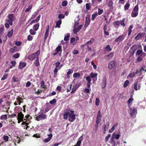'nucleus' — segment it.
Here are the masks:
<instances>
[{
  "mask_svg": "<svg viewBox=\"0 0 146 146\" xmlns=\"http://www.w3.org/2000/svg\"><path fill=\"white\" fill-rule=\"evenodd\" d=\"M8 19H7L6 21L9 23L11 25H13V22L14 21L15 15L13 14H9L7 16Z\"/></svg>",
  "mask_w": 146,
  "mask_h": 146,
  "instance_id": "1",
  "label": "nucleus"
},
{
  "mask_svg": "<svg viewBox=\"0 0 146 146\" xmlns=\"http://www.w3.org/2000/svg\"><path fill=\"white\" fill-rule=\"evenodd\" d=\"M139 6L138 4L135 5L131 13V16L132 17H137L138 14Z\"/></svg>",
  "mask_w": 146,
  "mask_h": 146,
  "instance_id": "2",
  "label": "nucleus"
},
{
  "mask_svg": "<svg viewBox=\"0 0 146 146\" xmlns=\"http://www.w3.org/2000/svg\"><path fill=\"white\" fill-rule=\"evenodd\" d=\"M39 51V50H38L34 53L29 55L28 56V59L32 61L34 60L35 58H37L38 57V52Z\"/></svg>",
  "mask_w": 146,
  "mask_h": 146,
  "instance_id": "3",
  "label": "nucleus"
},
{
  "mask_svg": "<svg viewBox=\"0 0 146 146\" xmlns=\"http://www.w3.org/2000/svg\"><path fill=\"white\" fill-rule=\"evenodd\" d=\"M116 67V62L114 60L111 61L108 64V68L109 70H111L115 68Z\"/></svg>",
  "mask_w": 146,
  "mask_h": 146,
  "instance_id": "4",
  "label": "nucleus"
},
{
  "mask_svg": "<svg viewBox=\"0 0 146 146\" xmlns=\"http://www.w3.org/2000/svg\"><path fill=\"white\" fill-rule=\"evenodd\" d=\"M36 120L37 121H39L44 119L46 118V115L45 114H43L42 113L41 114L35 117Z\"/></svg>",
  "mask_w": 146,
  "mask_h": 146,
  "instance_id": "5",
  "label": "nucleus"
},
{
  "mask_svg": "<svg viewBox=\"0 0 146 146\" xmlns=\"http://www.w3.org/2000/svg\"><path fill=\"white\" fill-rule=\"evenodd\" d=\"M106 76L103 77L102 80V82L101 84L102 88H104L106 86Z\"/></svg>",
  "mask_w": 146,
  "mask_h": 146,
  "instance_id": "6",
  "label": "nucleus"
},
{
  "mask_svg": "<svg viewBox=\"0 0 146 146\" xmlns=\"http://www.w3.org/2000/svg\"><path fill=\"white\" fill-rule=\"evenodd\" d=\"M125 36L123 35H122L119 36L115 40V42H120L122 41L124 38Z\"/></svg>",
  "mask_w": 146,
  "mask_h": 146,
  "instance_id": "7",
  "label": "nucleus"
},
{
  "mask_svg": "<svg viewBox=\"0 0 146 146\" xmlns=\"http://www.w3.org/2000/svg\"><path fill=\"white\" fill-rule=\"evenodd\" d=\"M90 22V16L88 15L86 17V22L84 25V27H87L89 25Z\"/></svg>",
  "mask_w": 146,
  "mask_h": 146,
  "instance_id": "8",
  "label": "nucleus"
},
{
  "mask_svg": "<svg viewBox=\"0 0 146 146\" xmlns=\"http://www.w3.org/2000/svg\"><path fill=\"white\" fill-rule=\"evenodd\" d=\"M76 119V115L69 114L68 117V120L71 122L74 121Z\"/></svg>",
  "mask_w": 146,
  "mask_h": 146,
  "instance_id": "9",
  "label": "nucleus"
},
{
  "mask_svg": "<svg viewBox=\"0 0 146 146\" xmlns=\"http://www.w3.org/2000/svg\"><path fill=\"white\" fill-rule=\"evenodd\" d=\"M137 113V111L135 108H133L132 110V108L130 109V115L132 117L135 115Z\"/></svg>",
  "mask_w": 146,
  "mask_h": 146,
  "instance_id": "10",
  "label": "nucleus"
},
{
  "mask_svg": "<svg viewBox=\"0 0 146 146\" xmlns=\"http://www.w3.org/2000/svg\"><path fill=\"white\" fill-rule=\"evenodd\" d=\"M48 137L47 138L43 140V141L44 142L47 143L50 141L52 137V133H50L49 134H48Z\"/></svg>",
  "mask_w": 146,
  "mask_h": 146,
  "instance_id": "11",
  "label": "nucleus"
},
{
  "mask_svg": "<svg viewBox=\"0 0 146 146\" xmlns=\"http://www.w3.org/2000/svg\"><path fill=\"white\" fill-rule=\"evenodd\" d=\"M145 33H138L137 35L135 37V40L136 41L139 40L143 36V35Z\"/></svg>",
  "mask_w": 146,
  "mask_h": 146,
  "instance_id": "12",
  "label": "nucleus"
},
{
  "mask_svg": "<svg viewBox=\"0 0 146 146\" xmlns=\"http://www.w3.org/2000/svg\"><path fill=\"white\" fill-rule=\"evenodd\" d=\"M83 140V136H81L79 138L78 140L76 143V145H75V146H80L81 143L82 141Z\"/></svg>",
  "mask_w": 146,
  "mask_h": 146,
  "instance_id": "13",
  "label": "nucleus"
},
{
  "mask_svg": "<svg viewBox=\"0 0 146 146\" xmlns=\"http://www.w3.org/2000/svg\"><path fill=\"white\" fill-rule=\"evenodd\" d=\"M102 115H97L96 119V123L97 125H98L99 123L101 121Z\"/></svg>",
  "mask_w": 146,
  "mask_h": 146,
  "instance_id": "14",
  "label": "nucleus"
},
{
  "mask_svg": "<svg viewBox=\"0 0 146 146\" xmlns=\"http://www.w3.org/2000/svg\"><path fill=\"white\" fill-rule=\"evenodd\" d=\"M40 15H39L37 18L36 19L33 20L30 23V25H32L34 23H36L38 22L40 19Z\"/></svg>",
  "mask_w": 146,
  "mask_h": 146,
  "instance_id": "15",
  "label": "nucleus"
},
{
  "mask_svg": "<svg viewBox=\"0 0 146 146\" xmlns=\"http://www.w3.org/2000/svg\"><path fill=\"white\" fill-rule=\"evenodd\" d=\"M34 64H35V66L36 67H38L40 65L38 57L34 61Z\"/></svg>",
  "mask_w": 146,
  "mask_h": 146,
  "instance_id": "16",
  "label": "nucleus"
},
{
  "mask_svg": "<svg viewBox=\"0 0 146 146\" xmlns=\"http://www.w3.org/2000/svg\"><path fill=\"white\" fill-rule=\"evenodd\" d=\"M10 52L11 53L14 52H17L18 51L17 48V46H15L13 48H11L9 50Z\"/></svg>",
  "mask_w": 146,
  "mask_h": 146,
  "instance_id": "17",
  "label": "nucleus"
},
{
  "mask_svg": "<svg viewBox=\"0 0 146 146\" xmlns=\"http://www.w3.org/2000/svg\"><path fill=\"white\" fill-rule=\"evenodd\" d=\"M24 115L22 113V112H21L18 114L17 119L24 120Z\"/></svg>",
  "mask_w": 146,
  "mask_h": 146,
  "instance_id": "18",
  "label": "nucleus"
},
{
  "mask_svg": "<svg viewBox=\"0 0 146 146\" xmlns=\"http://www.w3.org/2000/svg\"><path fill=\"white\" fill-rule=\"evenodd\" d=\"M79 86L78 85H76L75 86H73L72 91L71 92V93H72L74 92L77 90Z\"/></svg>",
  "mask_w": 146,
  "mask_h": 146,
  "instance_id": "19",
  "label": "nucleus"
},
{
  "mask_svg": "<svg viewBox=\"0 0 146 146\" xmlns=\"http://www.w3.org/2000/svg\"><path fill=\"white\" fill-rule=\"evenodd\" d=\"M13 33V29H12L10 31L8 32L7 34V36L9 38H10L12 36Z\"/></svg>",
  "mask_w": 146,
  "mask_h": 146,
  "instance_id": "20",
  "label": "nucleus"
},
{
  "mask_svg": "<svg viewBox=\"0 0 146 146\" xmlns=\"http://www.w3.org/2000/svg\"><path fill=\"white\" fill-rule=\"evenodd\" d=\"M110 143L111 144V146H116L117 145L116 144L115 141L113 139V137L111 138Z\"/></svg>",
  "mask_w": 146,
  "mask_h": 146,
  "instance_id": "21",
  "label": "nucleus"
},
{
  "mask_svg": "<svg viewBox=\"0 0 146 146\" xmlns=\"http://www.w3.org/2000/svg\"><path fill=\"white\" fill-rule=\"evenodd\" d=\"M120 136V135L119 134H116L115 133H114L112 134L111 138H112L113 137V139H114V138H115L116 139H118L119 138Z\"/></svg>",
  "mask_w": 146,
  "mask_h": 146,
  "instance_id": "22",
  "label": "nucleus"
},
{
  "mask_svg": "<svg viewBox=\"0 0 146 146\" xmlns=\"http://www.w3.org/2000/svg\"><path fill=\"white\" fill-rule=\"evenodd\" d=\"M26 66V63L20 62L19 64V68L22 69L23 68L25 67Z\"/></svg>",
  "mask_w": 146,
  "mask_h": 146,
  "instance_id": "23",
  "label": "nucleus"
},
{
  "mask_svg": "<svg viewBox=\"0 0 146 146\" xmlns=\"http://www.w3.org/2000/svg\"><path fill=\"white\" fill-rule=\"evenodd\" d=\"M125 20V19L123 18L122 19V20H121L120 21V23L122 26L125 27V25L124 23V21Z\"/></svg>",
  "mask_w": 146,
  "mask_h": 146,
  "instance_id": "24",
  "label": "nucleus"
},
{
  "mask_svg": "<svg viewBox=\"0 0 146 146\" xmlns=\"http://www.w3.org/2000/svg\"><path fill=\"white\" fill-rule=\"evenodd\" d=\"M62 21L61 20H58L56 22V26L55 27H58L60 28V25L61 24Z\"/></svg>",
  "mask_w": 146,
  "mask_h": 146,
  "instance_id": "25",
  "label": "nucleus"
},
{
  "mask_svg": "<svg viewBox=\"0 0 146 146\" xmlns=\"http://www.w3.org/2000/svg\"><path fill=\"white\" fill-rule=\"evenodd\" d=\"M98 15V13L97 12H95L92 15V20L93 21Z\"/></svg>",
  "mask_w": 146,
  "mask_h": 146,
  "instance_id": "26",
  "label": "nucleus"
},
{
  "mask_svg": "<svg viewBox=\"0 0 146 146\" xmlns=\"http://www.w3.org/2000/svg\"><path fill=\"white\" fill-rule=\"evenodd\" d=\"M120 24V21H114L113 22V25L115 27H118Z\"/></svg>",
  "mask_w": 146,
  "mask_h": 146,
  "instance_id": "27",
  "label": "nucleus"
},
{
  "mask_svg": "<svg viewBox=\"0 0 146 146\" xmlns=\"http://www.w3.org/2000/svg\"><path fill=\"white\" fill-rule=\"evenodd\" d=\"M134 100V99L133 98H130L128 100L127 102V103L128 104V107L129 108H130L131 106V105H130V104Z\"/></svg>",
  "mask_w": 146,
  "mask_h": 146,
  "instance_id": "28",
  "label": "nucleus"
},
{
  "mask_svg": "<svg viewBox=\"0 0 146 146\" xmlns=\"http://www.w3.org/2000/svg\"><path fill=\"white\" fill-rule=\"evenodd\" d=\"M70 114V113L68 112H66L64 114V118L65 119H68V116H69V114Z\"/></svg>",
  "mask_w": 146,
  "mask_h": 146,
  "instance_id": "29",
  "label": "nucleus"
},
{
  "mask_svg": "<svg viewBox=\"0 0 146 146\" xmlns=\"http://www.w3.org/2000/svg\"><path fill=\"white\" fill-rule=\"evenodd\" d=\"M39 23H38L35 24L33 27V29L35 30V31H37L39 28Z\"/></svg>",
  "mask_w": 146,
  "mask_h": 146,
  "instance_id": "30",
  "label": "nucleus"
},
{
  "mask_svg": "<svg viewBox=\"0 0 146 146\" xmlns=\"http://www.w3.org/2000/svg\"><path fill=\"white\" fill-rule=\"evenodd\" d=\"M70 34L68 33L67 34L66 36H65L64 38V40L65 41H67L69 40L70 36Z\"/></svg>",
  "mask_w": 146,
  "mask_h": 146,
  "instance_id": "31",
  "label": "nucleus"
},
{
  "mask_svg": "<svg viewBox=\"0 0 146 146\" xmlns=\"http://www.w3.org/2000/svg\"><path fill=\"white\" fill-rule=\"evenodd\" d=\"M97 76V73H94L92 72H91L90 74V77L92 78L96 77Z\"/></svg>",
  "mask_w": 146,
  "mask_h": 146,
  "instance_id": "32",
  "label": "nucleus"
},
{
  "mask_svg": "<svg viewBox=\"0 0 146 146\" xmlns=\"http://www.w3.org/2000/svg\"><path fill=\"white\" fill-rule=\"evenodd\" d=\"M137 49V46L136 44H135L133 46L131 47L130 50H132L135 51Z\"/></svg>",
  "mask_w": 146,
  "mask_h": 146,
  "instance_id": "33",
  "label": "nucleus"
},
{
  "mask_svg": "<svg viewBox=\"0 0 146 146\" xmlns=\"http://www.w3.org/2000/svg\"><path fill=\"white\" fill-rule=\"evenodd\" d=\"M58 71L57 68H54V75L53 76V77L54 78H55L56 77V76L57 75V72Z\"/></svg>",
  "mask_w": 146,
  "mask_h": 146,
  "instance_id": "34",
  "label": "nucleus"
},
{
  "mask_svg": "<svg viewBox=\"0 0 146 146\" xmlns=\"http://www.w3.org/2000/svg\"><path fill=\"white\" fill-rule=\"evenodd\" d=\"M105 49L107 51H110L112 50L111 48H110V46L109 45H108L105 48Z\"/></svg>",
  "mask_w": 146,
  "mask_h": 146,
  "instance_id": "35",
  "label": "nucleus"
},
{
  "mask_svg": "<svg viewBox=\"0 0 146 146\" xmlns=\"http://www.w3.org/2000/svg\"><path fill=\"white\" fill-rule=\"evenodd\" d=\"M62 46H58L56 49L55 51L59 52L61 50Z\"/></svg>",
  "mask_w": 146,
  "mask_h": 146,
  "instance_id": "36",
  "label": "nucleus"
},
{
  "mask_svg": "<svg viewBox=\"0 0 146 146\" xmlns=\"http://www.w3.org/2000/svg\"><path fill=\"white\" fill-rule=\"evenodd\" d=\"M36 31L32 29H31L30 30L29 32L30 34L33 35H35L36 33Z\"/></svg>",
  "mask_w": 146,
  "mask_h": 146,
  "instance_id": "37",
  "label": "nucleus"
},
{
  "mask_svg": "<svg viewBox=\"0 0 146 146\" xmlns=\"http://www.w3.org/2000/svg\"><path fill=\"white\" fill-rule=\"evenodd\" d=\"M130 6V4L129 3H127L124 6V9L125 10L128 9Z\"/></svg>",
  "mask_w": 146,
  "mask_h": 146,
  "instance_id": "38",
  "label": "nucleus"
},
{
  "mask_svg": "<svg viewBox=\"0 0 146 146\" xmlns=\"http://www.w3.org/2000/svg\"><path fill=\"white\" fill-rule=\"evenodd\" d=\"M142 51H143L142 50H137L136 53V55H137V56H139V55H140V56L142 52Z\"/></svg>",
  "mask_w": 146,
  "mask_h": 146,
  "instance_id": "39",
  "label": "nucleus"
},
{
  "mask_svg": "<svg viewBox=\"0 0 146 146\" xmlns=\"http://www.w3.org/2000/svg\"><path fill=\"white\" fill-rule=\"evenodd\" d=\"M80 74L78 73H74L73 75V77L74 78H77V77H80Z\"/></svg>",
  "mask_w": 146,
  "mask_h": 146,
  "instance_id": "40",
  "label": "nucleus"
},
{
  "mask_svg": "<svg viewBox=\"0 0 146 146\" xmlns=\"http://www.w3.org/2000/svg\"><path fill=\"white\" fill-rule=\"evenodd\" d=\"M32 5H31L29 6L28 8L25 9V12L27 13L29 11L32 9Z\"/></svg>",
  "mask_w": 146,
  "mask_h": 146,
  "instance_id": "41",
  "label": "nucleus"
},
{
  "mask_svg": "<svg viewBox=\"0 0 146 146\" xmlns=\"http://www.w3.org/2000/svg\"><path fill=\"white\" fill-rule=\"evenodd\" d=\"M138 85V82H135L134 84V85L133 88L136 91H137L138 90V89L137 88V86Z\"/></svg>",
  "mask_w": 146,
  "mask_h": 146,
  "instance_id": "42",
  "label": "nucleus"
},
{
  "mask_svg": "<svg viewBox=\"0 0 146 146\" xmlns=\"http://www.w3.org/2000/svg\"><path fill=\"white\" fill-rule=\"evenodd\" d=\"M80 30L78 27H74L73 31L75 34H76Z\"/></svg>",
  "mask_w": 146,
  "mask_h": 146,
  "instance_id": "43",
  "label": "nucleus"
},
{
  "mask_svg": "<svg viewBox=\"0 0 146 146\" xmlns=\"http://www.w3.org/2000/svg\"><path fill=\"white\" fill-rule=\"evenodd\" d=\"M7 118V116L6 114L2 115L1 116V120L6 119Z\"/></svg>",
  "mask_w": 146,
  "mask_h": 146,
  "instance_id": "44",
  "label": "nucleus"
},
{
  "mask_svg": "<svg viewBox=\"0 0 146 146\" xmlns=\"http://www.w3.org/2000/svg\"><path fill=\"white\" fill-rule=\"evenodd\" d=\"M94 41V39L93 38H91L90 40L87 42L86 43V44H92Z\"/></svg>",
  "mask_w": 146,
  "mask_h": 146,
  "instance_id": "45",
  "label": "nucleus"
},
{
  "mask_svg": "<svg viewBox=\"0 0 146 146\" xmlns=\"http://www.w3.org/2000/svg\"><path fill=\"white\" fill-rule=\"evenodd\" d=\"M98 12L97 13L98 15H100L103 13L104 11L103 9H100V8H99L98 9Z\"/></svg>",
  "mask_w": 146,
  "mask_h": 146,
  "instance_id": "46",
  "label": "nucleus"
},
{
  "mask_svg": "<svg viewBox=\"0 0 146 146\" xmlns=\"http://www.w3.org/2000/svg\"><path fill=\"white\" fill-rule=\"evenodd\" d=\"M129 83V82L128 80L125 81L123 84L124 87L125 88L128 85Z\"/></svg>",
  "mask_w": 146,
  "mask_h": 146,
  "instance_id": "47",
  "label": "nucleus"
},
{
  "mask_svg": "<svg viewBox=\"0 0 146 146\" xmlns=\"http://www.w3.org/2000/svg\"><path fill=\"white\" fill-rule=\"evenodd\" d=\"M143 58L141 56H139L137 58V60L138 62H140L142 61Z\"/></svg>",
  "mask_w": 146,
  "mask_h": 146,
  "instance_id": "48",
  "label": "nucleus"
},
{
  "mask_svg": "<svg viewBox=\"0 0 146 146\" xmlns=\"http://www.w3.org/2000/svg\"><path fill=\"white\" fill-rule=\"evenodd\" d=\"M68 4V2L66 1H63L62 3V5L63 7L66 6Z\"/></svg>",
  "mask_w": 146,
  "mask_h": 146,
  "instance_id": "49",
  "label": "nucleus"
},
{
  "mask_svg": "<svg viewBox=\"0 0 146 146\" xmlns=\"http://www.w3.org/2000/svg\"><path fill=\"white\" fill-rule=\"evenodd\" d=\"M100 101L98 98H96V105L97 106H98L99 105V103Z\"/></svg>",
  "mask_w": 146,
  "mask_h": 146,
  "instance_id": "50",
  "label": "nucleus"
},
{
  "mask_svg": "<svg viewBox=\"0 0 146 146\" xmlns=\"http://www.w3.org/2000/svg\"><path fill=\"white\" fill-rule=\"evenodd\" d=\"M135 74H134V72H133L132 73L129 74L127 76V78H128L129 77L132 78L134 77L135 76Z\"/></svg>",
  "mask_w": 146,
  "mask_h": 146,
  "instance_id": "51",
  "label": "nucleus"
},
{
  "mask_svg": "<svg viewBox=\"0 0 146 146\" xmlns=\"http://www.w3.org/2000/svg\"><path fill=\"white\" fill-rule=\"evenodd\" d=\"M20 56L19 54L18 53H17L13 56V57L15 58H17L19 57Z\"/></svg>",
  "mask_w": 146,
  "mask_h": 146,
  "instance_id": "52",
  "label": "nucleus"
},
{
  "mask_svg": "<svg viewBox=\"0 0 146 146\" xmlns=\"http://www.w3.org/2000/svg\"><path fill=\"white\" fill-rule=\"evenodd\" d=\"M113 4V2L111 0H110L109 1L108 3V6L109 7H111Z\"/></svg>",
  "mask_w": 146,
  "mask_h": 146,
  "instance_id": "53",
  "label": "nucleus"
},
{
  "mask_svg": "<svg viewBox=\"0 0 146 146\" xmlns=\"http://www.w3.org/2000/svg\"><path fill=\"white\" fill-rule=\"evenodd\" d=\"M56 100L55 99H54L50 101L49 102V103L51 104H54L56 103Z\"/></svg>",
  "mask_w": 146,
  "mask_h": 146,
  "instance_id": "54",
  "label": "nucleus"
},
{
  "mask_svg": "<svg viewBox=\"0 0 146 146\" xmlns=\"http://www.w3.org/2000/svg\"><path fill=\"white\" fill-rule=\"evenodd\" d=\"M64 15H63L62 14H59L58 16V18L61 20V19H64Z\"/></svg>",
  "mask_w": 146,
  "mask_h": 146,
  "instance_id": "55",
  "label": "nucleus"
},
{
  "mask_svg": "<svg viewBox=\"0 0 146 146\" xmlns=\"http://www.w3.org/2000/svg\"><path fill=\"white\" fill-rule=\"evenodd\" d=\"M8 76V74H5L3 77L2 78L1 80H4L6 79Z\"/></svg>",
  "mask_w": 146,
  "mask_h": 146,
  "instance_id": "56",
  "label": "nucleus"
},
{
  "mask_svg": "<svg viewBox=\"0 0 146 146\" xmlns=\"http://www.w3.org/2000/svg\"><path fill=\"white\" fill-rule=\"evenodd\" d=\"M48 32H45V35H44V40H45L47 38V37L48 36Z\"/></svg>",
  "mask_w": 146,
  "mask_h": 146,
  "instance_id": "57",
  "label": "nucleus"
},
{
  "mask_svg": "<svg viewBox=\"0 0 146 146\" xmlns=\"http://www.w3.org/2000/svg\"><path fill=\"white\" fill-rule=\"evenodd\" d=\"M3 138L4 140L7 141L8 140L9 137L7 136L4 135L3 137Z\"/></svg>",
  "mask_w": 146,
  "mask_h": 146,
  "instance_id": "58",
  "label": "nucleus"
},
{
  "mask_svg": "<svg viewBox=\"0 0 146 146\" xmlns=\"http://www.w3.org/2000/svg\"><path fill=\"white\" fill-rule=\"evenodd\" d=\"M33 39V37L30 35H29L27 37V40L29 41H31Z\"/></svg>",
  "mask_w": 146,
  "mask_h": 146,
  "instance_id": "59",
  "label": "nucleus"
},
{
  "mask_svg": "<svg viewBox=\"0 0 146 146\" xmlns=\"http://www.w3.org/2000/svg\"><path fill=\"white\" fill-rule=\"evenodd\" d=\"M86 8L87 10H89L90 9V6L89 3H87L86 5Z\"/></svg>",
  "mask_w": 146,
  "mask_h": 146,
  "instance_id": "60",
  "label": "nucleus"
},
{
  "mask_svg": "<svg viewBox=\"0 0 146 146\" xmlns=\"http://www.w3.org/2000/svg\"><path fill=\"white\" fill-rule=\"evenodd\" d=\"M38 14V13L35 12L34 14L32 15L31 19H34L37 15Z\"/></svg>",
  "mask_w": 146,
  "mask_h": 146,
  "instance_id": "61",
  "label": "nucleus"
},
{
  "mask_svg": "<svg viewBox=\"0 0 146 146\" xmlns=\"http://www.w3.org/2000/svg\"><path fill=\"white\" fill-rule=\"evenodd\" d=\"M79 52L77 50H74L72 51V54H78Z\"/></svg>",
  "mask_w": 146,
  "mask_h": 146,
  "instance_id": "62",
  "label": "nucleus"
},
{
  "mask_svg": "<svg viewBox=\"0 0 146 146\" xmlns=\"http://www.w3.org/2000/svg\"><path fill=\"white\" fill-rule=\"evenodd\" d=\"M111 135L110 134H108L107 136H106V137L105 138V141L106 142L107 141L109 138H110L111 137Z\"/></svg>",
  "mask_w": 146,
  "mask_h": 146,
  "instance_id": "63",
  "label": "nucleus"
},
{
  "mask_svg": "<svg viewBox=\"0 0 146 146\" xmlns=\"http://www.w3.org/2000/svg\"><path fill=\"white\" fill-rule=\"evenodd\" d=\"M118 125V124L117 123H116L111 127L114 130L115 128L117 127Z\"/></svg>",
  "mask_w": 146,
  "mask_h": 146,
  "instance_id": "64",
  "label": "nucleus"
}]
</instances>
